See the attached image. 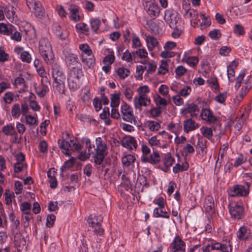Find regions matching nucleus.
Listing matches in <instances>:
<instances>
[{
  "mask_svg": "<svg viewBox=\"0 0 252 252\" xmlns=\"http://www.w3.org/2000/svg\"><path fill=\"white\" fill-rule=\"evenodd\" d=\"M96 147L94 145H89L86 147L88 149V153L80 154L79 158L81 160H85L89 158L90 156L92 155L94 158V162L96 164L100 165L103 162L105 156L106 155V151L107 149L106 144L103 142L101 138L99 137L96 139Z\"/></svg>",
  "mask_w": 252,
  "mask_h": 252,
  "instance_id": "f257e3e1",
  "label": "nucleus"
},
{
  "mask_svg": "<svg viewBox=\"0 0 252 252\" xmlns=\"http://www.w3.org/2000/svg\"><path fill=\"white\" fill-rule=\"evenodd\" d=\"M52 74L54 79V87L60 94H64L66 77L62 68L60 66L55 64L52 67Z\"/></svg>",
  "mask_w": 252,
  "mask_h": 252,
  "instance_id": "f03ea898",
  "label": "nucleus"
},
{
  "mask_svg": "<svg viewBox=\"0 0 252 252\" xmlns=\"http://www.w3.org/2000/svg\"><path fill=\"white\" fill-rule=\"evenodd\" d=\"M39 51L47 64H51L54 61V55L49 40L41 38L39 42Z\"/></svg>",
  "mask_w": 252,
  "mask_h": 252,
  "instance_id": "7ed1b4c3",
  "label": "nucleus"
},
{
  "mask_svg": "<svg viewBox=\"0 0 252 252\" xmlns=\"http://www.w3.org/2000/svg\"><path fill=\"white\" fill-rule=\"evenodd\" d=\"M246 186L241 185H235L227 190L229 196L231 197L245 196L249 193L250 185L248 183H245Z\"/></svg>",
  "mask_w": 252,
  "mask_h": 252,
  "instance_id": "20e7f679",
  "label": "nucleus"
},
{
  "mask_svg": "<svg viewBox=\"0 0 252 252\" xmlns=\"http://www.w3.org/2000/svg\"><path fill=\"white\" fill-rule=\"evenodd\" d=\"M228 208L232 218L235 220H240L244 217V208L240 203H231L229 204Z\"/></svg>",
  "mask_w": 252,
  "mask_h": 252,
  "instance_id": "39448f33",
  "label": "nucleus"
},
{
  "mask_svg": "<svg viewBox=\"0 0 252 252\" xmlns=\"http://www.w3.org/2000/svg\"><path fill=\"white\" fill-rule=\"evenodd\" d=\"M164 19L171 28L175 29L180 18L177 11L173 9H168L165 11Z\"/></svg>",
  "mask_w": 252,
  "mask_h": 252,
  "instance_id": "423d86ee",
  "label": "nucleus"
},
{
  "mask_svg": "<svg viewBox=\"0 0 252 252\" xmlns=\"http://www.w3.org/2000/svg\"><path fill=\"white\" fill-rule=\"evenodd\" d=\"M171 252H186V244L179 237L175 238L169 247Z\"/></svg>",
  "mask_w": 252,
  "mask_h": 252,
  "instance_id": "0eeeda50",
  "label": "nucleus"
},
{
  "mask_svg": "<svg viewBox=\"0 0 252 252\" xmlns=\"http://www.w3.org/2000/svg\"><path fill=\"white\" fill-rule=\"evenodd\" d=\"M144 6L148 14L151 18H155L158 15L159 9L157 3L152 1H146Z\"/></svg>",
  "mask_w": 252,
  "mask_h": 252,
  "instance_id": "6e6552de",
  "label": "nucleus"
},
{
  "mask_svg": "<svg viewBox=\"0 0 252 252\" xmlns=\"http://www.w3.org/2000/svg\"><path fill=\"white\" fill-rule=\"evenodd\" d=\"M122 118L126 122L132 123L134 120L135 117L133 114L132 108L126 103L121 106Z\"/></svg>",
  "mask_w": 252,
  "mask_h": 252,
  "instance_id": "1a4fd4ad",
  "label": "nucleus"
},
{
  "mask_svg": "<svg viewBox=\"0 0 252 252\" xmlns=\"http://www.w3.org/2000/svg\"><path fill=\"white\" fill-rule=\"evenodd\" d=\"M134 105L136 109L141 110V106H147L150 104V98L146 94L140 95L138 98L134 97Z\"/></svg>",
  "mask_w": 252,
  "mask_h": 252,
  "instance_id": "9d476101",
  "label": "nucleus"
},
{
  "mask_svg": "<svg viewBox=\"0 0 252 252\" xmlns=\"http://www.w3.org/2000/svg\"><path fill=\"white\" fill-rule=\"evenodd\" d=\"M58 144L59 148L62 150L63 153L66 156H70L73 152L71 148V144L64 139H59Z\"/></svg>",
  "mask_w": 252,
  "mask_h": 252,
  "instance_id": "9b49d317",
  "label": "nucleus"
},
{
  "mask_svg": "<svg viewBox=\"0 0 252 252\" xmlns=\"http://www.w3.org/2000/svg\"><path fill=\"white\" fill-rule=\"evenodd\" d=\"M211 245L212 246L213 250H220L222 252H232V246L229 242H225V243H212Z\"/></svg>",
  "mask_w": 252,
  "mask_h": 252,
  "instance_id": "f8f14e48",
  "label": "nucleus"
},
{
  "mask_svg": "<svg viewBox=\"0 0 252 252\" xmlns=\"http://www.w3.org/2000/svg\"><path fill=\"white\" fill-rule=\"evenodd\" d=\"M14 245L18 252H21L25 248L26 241L20 233H16L14 235Z\"/></svg>",
  "mask_w": 252,
  "mask_h": 252,
  "instance_id": "ddd939ff",
  "label": "nucleus"
},
{
  "mask_svg": "<svg viewBox=\"0 0 252 252\" xmlns=\"http://www.w3.org/2000/svg\"><path fill=\"white\" fill-rule=\"evenodd\" d=\"M122 145L127 149L132 150L133 147L134 149L137 148V142L135 138L132 136H128L124 138L121 140Z\"/></svg>",
  "mask_w": 252,
  "mask_h": 252,
  "instance_id": "4468645a",
  "label": "nucleus"
},
{
  "mask_svg": "<svg viewBox=\"0 0 252 252\" xmlns=\"http://www.w3.org/2000/svg\"><path fill=\"white\" fill-rule=\"evenodd\" d=\"M214 200L212 196H206L204 200V205L206 212L210 215L214 213Z\"/></svg>",
  "mask_w": 252,
  "mask_h": 252,
  "instance_id": "2eb2a0df",
  "label": "nucleus"
},
{
  "mask_svg": "<svg viewBox=\"0 0 252 252\" xmlns=\"http://www.w3.org/2000/svg\"><path fill=\"white\" fill-rule=\"evenodd\" d=\"M198 127V124L191 118L188 119L184 122V130L186 133L194 130Z\"/></svg>",
  "mask_w": 252,
  "mask_h": 252,
  "instance_id": "dca6fc26",
  "label": "nucleus"
},
{
  "mask_svg": "<svg viewBox=\"0 0 252 252\" xmlns=\"http://www.w3.org/2000/svg\"><path fill=\"white\" fill-rule=\"evenodd\" d=\"M79 7L74 4H70L68 7L70 13V18L74 22H77L80 20V16L79 14Z\"/></svg>",
  "mask_w": 252,
  "mask_h": 252,
  "instance_id": "f3484780",
  "label": "nucleus"
},
{
  "mask_svg": "<svg viewBox=\"0 0 252 252\" xmlns=\"http://www.w3.org/2000/svg\"><path fill=\"white\" fill-rule=\"evenodd\" d=\"M103 216L100 214L90 215L87 219L89 226H94V225H98L101 224L103 221Z\"/></svg>",
  "mask_w": 252,
  "mask_h": 252,
  "instance_id": "a211bd4d",
  "label": "nucleus"
},
{
  "mask_svg": "<svg viewBox=\"0 0 252 252\" xmlns=\"http://www.w3.org/2000/svg\"><path fill=\"white\" fill-rule=\"evenodd\" d=\"M250 234V230L246 226H243L240 227L237 232V237L240 240H246L248 239Z\"/></svg>",
  "mask_w": 252,
  "mask_h": 252,
  "instance_id": "6ab92c4d",
  "label": "nucleus"
},
{
  "mask_svg": "<svg viewBox=\"0 0 252 252\" xmlns=\"http://www.w3.org/2000/svg\"><path fill=\"white\" fill-rule=\"evenodd\" d=\"M83 75L81 67L76 66L73 67L70 69L68 78L80 79Z\"/></svg>",
  "mask_w": 252,
  "mask_h": 252,
  "instance_id": "aec40b11",
  "label": "nucleus"
},
{
  "mask_svg": "<svg viewBox=\"0 0 252 252\" xmlns=\"http://www.w3.org/2000/svg\"><path fill=\"white\" fill-rule=\"evenodd\" d=\"M201 115H204L205 117L203 118V120H206L211 123H215L217 121V117L214 116L213 115L210 109H203L201 112Z\"/></svg>",
  "mask_w": 252,
  "mask_h": 252,
  "instance_id": "412c9836",
  "label": "nucleus"
},
{
  "mask_svg": "<svg viewBox=\"0 0 252 252\" xmlns=\"http://www.w3.org/2000/svg\"><path fill=\"white\" fill-rule=\"evenodd\" d=\"M31 10L35 16L38 18L42 19L45 16V10L41 2L38 3V5L35 6V8H33Z\"/></svg>",
  "mask_w": 252,
  "mask_h": 252,
  "instance_id": "4be33fe9",
  "label": "nucleus"
},
{
  "mask_svg": "<svg viewBox=\"0 0 252 252\" xmlns=\"http://www.w3.org/2000/svg\"><path fill=\"white\" fill-rule=\"evenodd\" d=\"M174 161L175 159L173 158L169 155L165 156L163 159V162L165 167L160 168V169L164 172H167L168 171L169 167L172 166Z\"/></svg>",
  "mask_w": 252,
  "mask_h": 252,
  "instance_id": "5701e85b",
  "label": "nucleus"
},
{
  "mask_svg": "<svg viewBox=\"0 0 252 252\" xmlns=\"http://www.w3.org/2000/svg\"><path fill=\"white\" fill-rule=\"evenodd\" d=\"M153 216L155 218H163L166 219H169V214L164 209H160V208H156L154 210Z\"/></svg>",
  "mask_w": 252,
  "mask_h": 252,
  "instance_id": "b1692460",
  "label": "nucleus"
},
{
  "mask_svg": "<svg viewBox=\"0 0 252 252\" xmlns=\"http://www.w3.org/2000/svg\"><path fill=\"white\" fill-rule=\"evenodd\" d=\"M186 107L189 111V113L190 114V117L191 118H194L197 116L199 112V109L196 104L193 103L187 104H186Z\"/></svg>",
  "mask_w": 252,
  "mask_h": 252,
  "instance_id": "393cba45",
  "label": "nucleus"
},
{
  "mask_svg": "<svg viewBox=\"0 0 252 252\" xmlns=\"http://www.w3.org/2000/svg\"><path fill=\"white\" fill-rule=\"evenodd\" d=\"M67 81L68 87L71 90L75 91L79 88L80 85V79L68 78Z\"/></svg>",
  "mask_w": 252,
  "mask_h": 252,
  "instance_id": "a878e982",
  "label": "nucleus"
},
{
  "mask_svg": "<svg viewBox=\"0 0 252 252\" xmlns=\"http://www.w3.org/2000/svg\"><path fill=\"white\" fill-rule=\"evenodd\" d=\"M53 30L54 33L56 34V35L61 39L64 40L67 37V33H64L62 31L61 27L58 25H55L54 26Z\"/></svg>",
  "mask_w": 252,
  "mask_h": 252,
  "instance_id": "bb28decb",
  "label": "nucleus"
},
{
  "mask_svg": "<svg viewBox=\"0 0 252 252\" xmlns=\"http://www.w3.org/2000/svg\"><path fill=\"white\" fill-rule=\"evenodd\" d=\"M2 132L6 135H17L15 127L11 125H7L2 127Z\"/></svg>",
  "mask_w": 252,
  "mask_h": 252,
  "instance_id": "cd10ccee",
  "label": "nucleus"
},
{
  "mask_svg": "<svg viewBox=\"0 0 252 252\" xmlns=\"http://www.w3.org/2000/svg\"><path fill=\"white\" fill-rule=\"evenodd\" d=\"M135 160V157L129 154L123 157L122 158V162L124 166H129L131 164L134 163Z\"/></svg>",
  "mask_w": 252,
  "mask_h": 252,
  "instance_id": "c85d7f7f",
  "label": "nucleus"
},
{
  "mask_svg": "<svg viewBox=\"0 0 252 252\" xmlns=\"http://www.w3.org/2000/svg\"><path fill=\"white\" fill-rule=\"evenodd\" d=\"M90 23L92 30L94 32H96L101 24V21L98 18H92L90 19Z\"/></svg>",
  "mask_w": 252,
  "mask_h": 252,
  "instance_id": "c756f323",
  "label": "nucleus"
},
{
  "mask_svg": "<svg viewBox=\"0 0 252 252\" xmlns=\"http://www.w3.org/2000/svg\"><path fill=\"white\" fill-rule=\"evenodd\" d=\"M200 131L204 137L209 140L211 139L213 135L212 127L202 126L200 128Z\"/></svg>",
  "mask_w": 252,
  "mask_h": 252,
  "instance_id": "7c9ffc66",
  "label": "nucleus"
},
{
  "mask_svg": "<svg viewBox=\"0 0 252 252\" xmlns=\"http://www.w3.org/2000/svg\"><path fill=\"white\" fill-rule=\"evenodd\" d=\"M75 28L78 32L85 34H88L89 32V28L88 27L87 24L84 23H80L76 25Z\"/></svg>",
  "mask_w": 252,
  "mask_h": 252,
  "instance_id": "2f4dec72",
  "label": "nucleus"
},
{
  "mask_svg": "<svg viewBox=\"0 0 252 252\" xmlns=\"http://www.w3.org/2000/svg\"><path fill=\"white\" fill-rule=\"evenodd\" d=\"M117 73L121 79H124L129 76L130 71L124 67H119L117 70Z\"/></svg>",
  "mask_w": 252,
  "mask_h": 252,
  "instance_id": "473e14b6",
  "label": "nucleus"
},
{
  "mask_svg": "<svg viewBox=\"0 0 252 252\" xmlns=\"http://www.w3.org/2000/svg\"><path fill=\"white\" fill-rule=\"evenodd\" d=\"M147 43L149 50H152L158 44L157 39L153 36L147 37Z\"/></svg>",
  "mask_w": 252,
  "mask_h": 252,
  "instance_id": "72a5a7b5",
  "label": "nucleus"
},
{
  "mask_svg": "<svg viewBox=\"0 0 252 252\" xmlns=\"http://www.w3.org/2000/svg\"><path fill=\"white\" fill-rule=\"evenodd\" d=\"M66 62L69 65H75L78 63V58L73 54H68L65 57Z\"/></svg>",
  "mask_w": 252,
  "mask_h": 252,
  "instance_id": "f704fd0d",
  "label": "nucleus"
},
{
  "mask_svg": "<svg viewBox=\"0 0 252 252\" xmlns=\"http://www.w3.org/2000/svg\"><path fill=\"white\" fill-rule=\"evenodd\" d=\"M82 62L90 69L93 68L95 65V59L94 56L89 58H84L82 57Z\"/></svg>",
  "mask_w": 252,
  "mask_h": 252,
  "instance_id": "c9c22d12",
  "label": "nucleus"
},
{
  "mask_svg": "<svg viewBox=\"0 0 252 252\" xmlns=\"http://www.w3.org/2000/svg\"><path fill=\"white\" fill-rule=\"evenodd\" d=\"M111 106L112 108L118 107L120 104V95L119 94H112L111 95Z\"/></svg>",
  "mask_w": 252,
  "mask_h": 252,
  "instance_id": "e433bc0d",
  "label": "nucleus"
},
{
  "mask_svg": "<svg viewBox=\"0 0 252 252\" xmlns=\"http://www.w3.org/2000/svg\"><path fill=\"white\" fill-rule=\"evenodd\" d=\"M35 93L40 98L43 97L49 91L48 87L46 84L42 85V88L40 91H37V87H35Z\"/></svg>",
  "mask_w": 252,
  "mask_h": 252,
  "instance_id": "4c0bfd02",
  "label": "nucleus"
},
{
  "mask_svg": "<svg viewBox=\"0 0 252 252\" xmlns=\"http://www.w3.org/2000/svg\"><path fill=\"white\" fill-rule=\"evenodd\" d=\"M21 114L20 105L18 103H15L11 109V115L14 118H18Z\"/></svg>",
  "mask_w": 252,
  "mask_h": 252,
  "instance_id": "58836bf2",
  "label": "nucleus"
},
{
  "mask_svg": "<svg viewBox=\"0 0 252 252\" xmlns=\"http://www.w3.org/2000/svg\"><path fill=\"white\" fill-rule=\"evenodd\" d=\"M237 64H235L234 66L233 65H229L227 66V76L230 81H233V78L235 76V69L236 68Z\"/></svg>",
  "mask_w": 252,
  "mask_h": 252,
  "instance_id": "ea45409f",
  "label": "nucleus"
},
{
  "mask_svg": "<svg viewBox=\"0 0 252 252\" xmlns=\"http://www.w3.org/2000/svg\"><path fill=\"white\" fill-rule=\"evenodd\" d=\"M148 127L151 131L158 130L160 128V124L153 121H149L147 122Z\"/></svg>",
  "mask_w": 252,
  "mask_h": 252,
  "instance_id": "a19ab883",
  "label": "nucleus"
},
{
  "mask_svg": "<svg viewBox=\"0 0 252 252\" xmlns=\"http://www.w3.org/2000/svg\"><path fill=\"white\" fill-rule=\"evenodd\" d=\"M168 64L166 61H161L158 72V74L164 75L168 71L167 69Z\"/></svg>",
  "mask_w": 252,
  "mask_h": 252,
  "instance_id": "79ce46f5",
  "label": "nucleus"
},
{
  "mask_svg": "<svg viewBox=\"0 0 252 252\" xmlns=\"http://www.w3.org/2000/svg\"><path fill=\"white\" fill-rule=\"evenodd\" d=\"M150 163L156 164L160 160V158L158 152H153L150 156Z\"/></svg>",
  "mask_w": 252,
  "mask_h": 252,
  "instance_id": "37998d69",
  "label": "nucleus"
},
{
  "mask_svg": "<svg viewBox=\"0 0 252 252\" xmlns=\"http://www.w3.org/2000/svg\"><path fill=\"white\" fill-rule=\"evenodd\" d=\"M233 32L235 34L240 36L245 34L244 27L240 24H236L233 28Z\"/></svg>",
  "mask_w": 252,
  "mask_h": 252,
  "instance_id": "c03bdc74",
  "label": "nucleus"
},
{
  "mask_svg": "<svg viewBox=\"0 0 252 252\" xmlns=\"http://www.w3.org/2000/svg\"><path fill=\"white\" fill-rule=\"evenodd\" d=\"M0 32L4 34L10 35L12 34V30L6 24L1 23L0 24Z\"/></svg>",
  "mask_w": 252,
  "mask_h": 252,
  "instance_id": "a18cd8bd",
  "label": "nucleus"
},
{
  "mask_svg": "<svg viewBox=\"0 0 252 252\" xmlns=\"http://www.w3.org/2000/svg\"><path fill=\"white\" fill-rule=\"evenodd\" d=\"M221 33L220 30L215 29L212 31H211L209 33V37L213 40H218L221 36Z\"/></svg>",
  "mask_w": 252,
  "mask_h": 252,
  "instance_id": "49530a36",
  "label": "nucleus"
},
{
  "mask_svg": "<svg viewBox=\"0 0 252 252\" xmlns=\"http://www.w3.org/2000/svg\"><path fill=\"white\" fill-rule=\"evenodd\" d=\"M92 227L94 229V232L95 234L102 236L104 234V229L101 227V224H99L98 225H94V226H90Z\"/></svg>",
  "mask_w": 252,
  "mask_h": 252,
  "instance_id": "de8ad7c7",
  "label": "nucleus"
},
{
  "mask_svg": "<svg viewBox=\"0 0 252 252\" xmlns=\"http://www.w3.org/2000/svg\"><path fill=\"white\" fill-rule=\"evenodd\" d=\"M20 59L23 62L30 63L31 62V55L28 51H23L21 54Z\"/></svg>",
  "mask_w": 252,
  "mask_h": 252,
  "instance_id": "09e8293b",
  "label": "nucleus"
},
{
  "mask_svg": "<svg viewBox=\"0 0 252 252\" xmlns=\"http://www.w3.org/2000/svg\"><path fill=\"white\" fill-rule=\"evenodd\" d=\"M4 195L6 204H10L12 203V198L14 196L13 193H11L9 189H7L5 191Z\"/></svg>",
  "mask_w": 252,
  "mask_h": 252,
  "instance_id": "8fccbe9b",
  "label": "nucleus"
},
{
  "mask_svg": "<svg viewBox=\"0 0 252 252\" xmlns=\"http://www.w3.org/2000/svg\"><path fill=\"white\" fill-rule=\"evenodd\" d=\"M27 165L26 163H21L16 162L14 165V171L15 173H18L21 172L24 168H27Z\"/></svg>",
  "mask_w": 252,
  "mask_h": 252,
  "instance_id": "3c124183",
  "label": "nucleus"
},
{
  "mask_svg": "<svg viewBox=\"0 0 252 252\" xmlns=\"http://www.w3.org/2000/svg\"><path fill=\"white\" fill-rule=\"evenodd\" d=\"M79 49L85 53L87 55L90 56L92 55V51L87 44H82L79 46Z\"/></svg>",
  "mask_w": 252,
  "mask_h": 252,
  "instance_id": "603ef678",
  "label": "nucleus"
},
{
  "mask_svg": "<svg viewBox=\"0 0 252 252\" xmlns=\"http://www.w3.org/2000/svg\"><path fill=\"white\" fill-rule=\"evenodd\" d=\"M55 219L56 216L54 214L49 215L47 217L46 225L49 228L53 227Z\"/></svg>",
  "mask_w": 252,
  "mask_h": 252,
  "instance_id": "864d4df0",
  "label": "nucleus"
},
{
  "mask_svg": "<svg viewBox=\"0 0 252 252\" xmlns=\"http://www.w3.org/2000/svg\"><path fill=\"white\" fill-rule=\"evenodd\" d=\"M20 208L24 214H28V213L30 212L31 209V204L27 202H24L21 204Z\"/></svg>",
  "mask_w": 252,
  "mask_h": 252,
  "instance_id": "5fc2aeb1",
  "label": "nucleus"
},
{
  "mask_svg": "<svg viewBox=\"0 0 252 252\" xmlns=\"http://www.w3.org/2000/svg\"><path fill=\"white\" fill-rule=\"evenodd\" d=\"M200 16L202 18V22L200 23V27L203 26L208 27L211 25V22L209 18L205 16L204 13H201Z\"/></svg>",
  "mask_w": 252,
  "mask_h": 252,
  "instance_id": "6e6d98bb",
  "label": "nucleus"
},
{
  "mask_svg": "<svg viewBox=\"0 0 252 252\" xmlns=\"http://www.w3.org/2000/svg\"><path fill=\"white\" fill-rule=\"evenodd\" d=\"M93 103L96 111L98 112L101 109L102 104L101 100L98 97H94L93 99Z\"/></svg>",
  "mask_w": 252,
  "mask_h": 252,
  "instance_id": "4d7b16f0",
  "label": "nucleus"
},
{
  "mask_svg": "<svg viewBox=\"0 0 252 252\" xmlns=\"http://www.w3.org/2000/svg\"><path fill=\"white\" fill-rule=\"evenodd\" d=\"M152 117L156 118L158 117L161 113L159 107H153L149 111Z\"/></svg>",
  "mask_w": 252,
  "mask_h": 252,
  "instance_id": "13d9d810",
  "label": "nucleus"
},
{
  "mask_svg": "<svg viewBox=\"0 0 252 252\" xmlns=\"http://www.w3.org/2000/svg\"><path fill=\"white\" fill-rule=\"evenodd\" d=\"M187 63L190 66H194L198 63V59L195 56L188 57L187 60Z\"/></svg>",
  "mask_w": 252,
  "mask_h": 252,
  "instance_id": "bf43d9fd",
  "label": "nucleus"
},
{
  "mask_svg": "<svg viewBox=\"0 0 252 252\" xmlns=\"http://www.w3.org/2000/svg\"><path fill=\"white\" fill-rule=\"evenodd\" d=\"M246 161V158L244 157L242 154H240L239 157L236 158L233 166L234 167H238L244 163Z\"/></svg>",
  "mask_w": 252,
  "mask_h": 252,
  "instance_id": "052dcab7",
  "label": "nucleus"
},
{
  "mask_svg": "<svg viewBox=\"0 0 252 252\" xmlns=\"http://www.w3.org/2000/svg\"><path fill=\"white\" fill-rule=\"evenodd\" d=\"M226 93H220L215 97V99L219 103H223L226 98Z\"/></svg>",
  "mask_w": 252,
  "mask_h": 252,
  "instance_id": "680f3d73",
  "label": "nucleus"
},
{
  "mask_svg": "<svg viewBox=\"0 0 252 252\" xmlns=\"http://www.w3.org/2000/svg\"><path fill=\"white\" fill-rule=\"evenodd\" d=\"M155 101L157 104H158L164 107H165L167 104L166 100L165 99V98L161 97L159 95H157V96L155 98Z\"/></svg>",
  "mask_w": 252,
  "mask_h": 252,
  "instance_id": "e2e57ef3",
  "label": "nucleus"
},
{
  "mask_svg": "<svg viewBox=\"0 0 252 252\" xmlns=\"http://www.w3.org/2000/svg\"><path fill=\"white\" fill-rule=\"evenodd\" d=\"M40 2L37 0H26V3L30 10H32L33 8H35V6L38 5V4Z\"/></svg>",
  "mask_w": 252,
  "mask_h": 252,
  "instance_id": "0e129e2a",
  "label": "nucleus"
},
{
  "mask_svg": "<svg viewBox=\"0 0 252 252\" xmlns=\"http://www.w3.org/2000/svg\"><path fill=\"white\" fill-rule=\"evenodd\" d=\"M186 71L187 69L182 65L178 66L175 69L176 75L178 76H183Z\"/></svg>",
  "mask_w": 252,
  "mask_h": 252,
  "instance_id": "69168bd1",
  "label": "nucleus"
},
{
  "mask_svg": "<svg viewBox=\"0 0 252 252\" xmlns=\"http://www.w3.org/2000/svg\"><path fill=\"white\" fill-rule=\"evenodd\" d=\"M115 56L113 54H110L106 56L103 59L105 64H111L114 61Z\"/></svg>",
  "mask_w": 252,
  "mask_h": 252,
  "instance_id": "338daca9",
  "label": "nucleus"
},
{
  "mask_svg": "<svg viewBox=\"0 0 252 252\" xmlns=\"http://www.w3.org/2000/svg\"><path fill=\"white\" fill-rule=\"evenodd\" d=\"M245 88L248 92L252 87V75H249L245 81Z\"/></svg>",
  "mask_w": 252,
  "mask_h": 252,
  "instance_id": "774afa93",
  "label": "nucleus"
}]
</instances>
